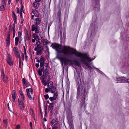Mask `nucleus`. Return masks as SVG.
I'll use <instances>...</instances> for the list:
<instances>
[{
    "instance_id": "nucleus-1",
    "label": "nucleus",
    "mask_w": 129,
    "mask_h": 129,
    "mask_svg": "<svg viewBox=\"0 0 129 129\" xmlns=\"http://www.w3.org/2000/svg\"><path fill=\"white\" fill-rule=\"evenodd\" d=\"M51 47H52L53 49H55L58 53L62 54L63 56H65L66 58L63 59H66V61L70 62V63H68L70 65L73 64V61L68 58L70 57L71 56L70 55L73 54H71V52H70V53L68 55L65 54V53L67 52H70V51H69L68 50V49H70V48L74 49L76 51L75 49L67 46H61V45L56 43L52 44L51 45ZM74 54L75 55V54Z\"/></svg>"
},
{
    "instance_id": "nucleus-2",
    "label": "nucleus",
    "mask_w": 129,
    "mask_h": 129,
    "mask_svg": "<svg viewBox=\"0 0 129 129\" xmlns=\"http://www.w3.org/2000/svg\"><path fill=\"white\" fill-rule=\"evenodd\" d=\"M70 49H67L68 50L70 51V52L71 51V54H75L76 56L80 57L81 61L85 63L86 66L88 67L90 66L88 64L86 60H88L89 61H90L93 60L94 59H91L89 57L87 54L85 53L83 54H81L80 52H78L76 51L75 50L72 49L71 48H69ZM70 52H67L66 53H65V54H69Z\"/></svg>"
},
{
    "instance_id": "nucleus-3",
    "label": "nucleus",
    "mask_w": 129,
    "mask_h": 129,
    "mask_svg": "<svg viewBox=\"0 0 129 129\" xmlns=\"http://www.w3.org/2000/svg\"><path fill=\"white\" fill-rule=\"evenodd\" d=\"M48 66V63H46L42 76L43 79L41 80L42 84L44 86L47 85L51 80V76L48 75L49 73L47 70Z\"/></svg>"
},
{
    "instance_id": "nucleus-4",
    "label": "nucleus",
    "mask_w": 129,
    "mask_h": 129,
    "mask_svg": "<svg viewBox=\"0 0 129 129\" xmlns=\"http://www.w3.org/2000/svg\"><path fill=\"white\" fill-rule=\"evenodd\" d=\"M86 90L82 89L81 90V95L82 98L80 102V105L81 108H85V97Z\"/></svg>"
},
{
    "instance_id": "nucleus-5",
    "label": "nucleus",
    "mask_w": 129,
    "mask_h": 129,
    "mask_svg": "<svg viewBox=\"0 0 129 129\" xmlns=\"http://www.w3.org/2000/svg\"><path fill=\"white\" fill-rule=\"evenodd\" d=\"M68 120L69 126L70 129H74V126L73 123V120L72 116V115L70 114L67 116Z\"/></svg>"
},
{
    "instance_id": "nucleus-6",
    "label": "nucleus",
    "mask_w": 129,
    "mask_h": 129,
    "mask_svg": "<svg viewBox=\"0 0 129 129\" xmlns=\"http://www.w3.org/2000/svg\"><path fill=\"white\" fill-rule=\"evenodd\" d=\"M4 69H2L1 77L3 81L5 83H7L8 81V77L5 75L4 71Z\"/></svg>"
},
{
    "instance_id": "nucleus-7",
    "label": "nucleus",
    "mask_w": 129,
    "mask_h": 129,
    "mask_svg": "<svg viewBox=\"0 0 129 129\" xmlns=\"http://www.w3.org/2000/svg\"><path fill=\"white\" fill-rule=\"evenodd\" d=\"M26 91L27 92V96L30 100H34L33 97H32L30 94H32L33 93V90L31 88H28L26 89Z\"/></svg>"
},
{
    "instance_id": "nucleus-8",
    "label": "nucleus",
    "mask_w": 129,
    "mask_h": 129,
    "mask_svg": "<svg viewBox=\"0 0 129 129\" xmlns=\"http://www.w3.org/2000/svg\"><path fill=\"white\" fill-rule=\"evenodd\" d=\"M40 28L38 25H36L33 24L31 26V30L33 31H35V33H39L40 32Z\"/></svg>"
},
{
    "instance_id": "nucleus-9",
    "label": "nucleus",
    "mask_w": 129,
    "mask_h": 129,
    "mask_svg": "<svg viewBox=\"0 0 129 129\" xmlns=\"http://www.w3.org/2000/svg\"><path fill=\"white\" fill-rule=\"evenodd\" d=\"M14 54L17 58H21L18 49L17 47H14L13 48Z\"/></svg>"
},
{
    "instance_id": "nucleus-10",
    "label": "nucleus",
    "mask_w": 129,
    "mask_h": 129,
    "mask_svg": "<svg viewBox=\"0 0 129 129\" xmlns=\"http://www.w3.org/2000/svg\"><path fill=\"white\" fill-rule=\"evenodd\" d=\"M7 61L9 65L11 66L13 65V63L12 58L11 56L9 54H7Z\"/></svg>"
},
{
    "instance_id": "nucleus-11",
    "label": "nucleus",
    "mask_w": 129,
    "mask_h": 129,
    "mask_svg": "<svg viewBox=\"0 0 129 129\" xmlns=\"http://www.w3.org/2000/svg\"><path fill=\"white\" fill-rule=\"evenodd\" d=\"M18 101L19 103L18 106L20 108V109L22 110H24L25 106L24 102L20 100L19 99L18 100Z\"/></svg>"
},
{
    "instance_id": "nucleus-12",
    "label": "nucleus",
    "mask_w": 129,
    "mask_h": 129,
    "mask_svg": "<svg viewBox=\"0 0 129 129\" xmlns=\"http://www.w3.org/2000/svg\"><path fill=\"white\" fill-rule=\"evenodd\" d=\"M76 83L77 85V96L78 97L79 96V93L80 90L81 89V87L79 84V82L78 80V79L76 80Z\"/></svg>"
},
{
    "instance_id": "nucleus-13",
    "label": "nucleus",
    "mask_w": 129,
    "mask_h": 129,
    "mask_svg": "<svg viewBox=\"0 0 129 129\" xmlns=\"http://www.w3.org/2000/svg\"><path fill=\"white\" fill-rule=\"evenodd\" d=\"M40 5L39 2L35 1L33 4V6L36 9H38Z\"/></svg>"
},
{
    "instance_id": "nucleus-14",
    "label": "nucleus",
    "mask_w": 129,
    "mask_h": 129,
    "mask_svg": "<svg viewBox=\"0 0 129 129\" xmlns=\"http://www.w3.org/2000/svg\"><path fill=\"white\" fill-rule=\"evenodd\" d=\"M41 21V18H38L35 19L34 21V22L36 25H38L40 24Z\"/></svg>"
},
{
    "instance_id": "nucleus-15",
    "label": "nucleus",
    "mask_w": 129,
    "mask_h": 129,
    "mask_svg": "<svg viewBox=\"0 0 129 129\" xmlns=\"http://www.w3.org/2000/svg\"><path fill=\"white\" fill-rule=\"evenodd\" d=\"M116 83H125L126 81V80H125V78L123 79L121 78H117V80Z\"/></svg>"
},
{
    "instance_id": "nucleus-16",
    "label": "nucleus",
    "mask_w": 129,
    "mask_h": 129,
    "mask_svg": "<svg viewBox=\"0 0 129 129\" xmlns=\"http://www.w3.org/2000/svg\"><path fill=\"white\" fill-rule=\"evenodd\" d=\"M12 15L13 19L14 20V22L16 23H17V22L16 21V19H17L16 16L15 15V14L14 11H13L12 12Z\"/></svg>"
},
{
    "instance_id": "nucleus-17",
    "label": "nucleus",
    "mask_w": 129,
    "mask_h": 129,
    "mask_svg": "<svg viewBox=\"0 0 129 129\" xmlns=\"http://www.w3.org/2000/svg\"><path fill=\"white\" fill-rule=\"evenodd\" d=\"M50 123L52 124V125H56L58 123L57 119L56 118L53 119L51 122Z\"/></svg>"
},
{
    "instance_id": "nucleus-18",
    "label": "nucleus",
    "mask_w": 129,
    "mask_h": 129,
    "mask_svg": "<svg viewBox=\"0 0 129 129\" xmlns=\"http://www.w3.org/2000/svg\"><path fill=\"white\" fill-rule=\"evenodd\" d=\"M32 12L35 16L36 17L39 16L40 14L38 13V11L36 9H34L32 11Z\"/></svg>"
},
{
    "instance_id": "nucleus-19",
    "label": "nucleus",
    "mask_w": 129,
    "mask_h": 129,
    "mask_svg": "<svg viewBox=\"0 0 129 129\" xmlns=\"http://www.w3.org/2000/svg\"><path fill=\"white\" fill-rule=\"evenodd\" d=\"M10 35L9 34L8 35L7 38L6 40L7 45L9 46L10 43Z\"/></svg>"
},
{
    "instance_id": "nucleus-20",
    "label": "nucleus",
    "mask_w": 129,
    "mask_h": 129,
    "mask_svg": "<svg viewBox=\"0 0 129 129\" xmlns=\"http://www.w3.org/2000/svg\"><path fill=\"white\" fill-rule=\"evenodd\" d=\"M45 67H43L41 69H39V70L38 71V72L39 75L40 76H41L42 75V72L44 70Z\"/></svg>"
},
{
    "instance_id": "nucleus-21",
    "label": "nucleus",
    "mask_w": 129,
    "mask_h": 129,
    "mask_svg": "<svg viewBox=\"0 0 129 129\" xmlns=\"http://www.w3.org/2000/svg\"><path fill=\"white\" fill-rule=\"evenodd\" d=\"M54 103H51L49 104V108L50 110V112H52L53 109V106L54 105Z\"/></svg>"
},
{
    "instance_id": "nucleus-22",
    "label": "nucleus",
    "mask_w": 129,
    "mask_h": 129,
    "mask_svg": "<svg viewBox=\"0 0 129 129\" xmlns=\"http://www.w3.org/2000/svg\"><path fill=\"white\" fill-rule=\"evenodd\" d=\"M53 85V82L51 81L49 82V83L47 85V86L48 88L49 89H51L52 87H53L54 86Z\"/></svg>"
},
{
    "instance_id": "nucleus-23",
    "label": "nucleus",
    "mask_w": 129,
    "mask_h": 129,
    "mask_svg": "<svg viewBox=\"0 0 129 129\" xmlns=\"http://www.w3.org/2000/svg\"><path fill=\"white\" fill-rule=\"evenodd\" d=\"M64 58H66V57L63 56V57H61L60 59L61 60H62L63 61L64 66L65 67L66 66H67V64H68V63H67L66 62V59H63Z\"/></svg>"
},
{
    "instance_id": "nucleus-24",
    "label": "nucleus",
    "mask_w": 129,
    "mask_h": 129,
    "mask_svg": "<svg viewBox=\"0 0 129 129\" xmlns=\"http://www.w3.org/2000/svg\"><path fill=\"white\" fill-rule=\"evenodd\" d=\"M45 59L44 57L43 56H41L40 58V63H42V64H44V66H45V64L46 63H44L45 62Z\"/></svg>"
},
{
    "instance_id": "nucleus-25",
    "label": "nucleus",
    "mask_w": 129,
    "mask_h": 129,
    "mask_svg": "<svg viewBox=\"0 0 129 129\" xmlns=\"http://www.w3.org/2000/svg\"><path fill=\"white\" fill-rule=\"evenodd\" d=\"M56 89V88L54 86L52 87L51 89H49V91L50 92L52 93L55 92Z\"/></svg>"
},
{
    "instance_id": "nucleus-26",
    "label": "nucleus",
    "mask_w": 129,
    "mask_h": 129,
    "mask_svg": "<svg viewBox=\"0 0 129 129\" xmlns=\"http://www.w3.org/2000/svg\"><path fill=\"white\" fill-rule=\"evenodd\" d=\"M43 49H38L37 52V54L38 55H41L42 53Z\"/></svg>"
},
{
    "instance_id": "nucleus-27",
    "label": "nucleus",
    "mask_w": 129,
    "mask_h": 129,
    "mask_svg": "<svg viewBox=\"0 0 129 129\" xmlns=\"http://www.w3.org/2000/svg\"><path fill=\"white\" fill-rule=\"evenodd\" d=\"M20 38H19L17 37H16L15 38V45L16 46H17L18 45V43L19 41V39Z\"/></svg>"
},
{
    "instance_id": "nucleus-28",
    "label": "nucleus",
    "mask_w": 129,
    "mask_h": 129,
    "mask_svg": "<svg viewBox=\"0 0 129 129\" xmlns=\"http://www.w3.org/2000/svg\"><path fill=\"white\" fill-rule=\"evenodd\" d=\"M50 113L51 114L50 115V118L51 119L54 117H55L56 116V114H55V113L53 112L52 111V112Z\"/></svg>"
},
{
    "instance_id": "nucleus-29",
    "label": "nucleus",
    "mask_w": 129,
    "mask_h": 129,
    "mask_svg": "<svg viewBox=\"0 0 129 129\" xmlns=\"http://www.w3.org/2000/svg\"><path fill=\"white\" fill-rule=\"evenodd\" d=\"M27 35L28 37L26 38V40L30 42L31 41V36L30 35V36H29L28 34H27Z\"/></svg>"
},
{
    "instance_id": "nucleus-30",
    "label": "nucleus",
    "mask_w": 129,
    "mask_h": 129,
    "mask_svg": "<svg viewBox=\"0 0 129 129\" xmlns=\"http://www.w3.org/2000/svg\"><path fill=\"white\" fill-rule=\"evenodd\" d=\"M12 98L13 101L14 102H15V100L16 98L15 94H12Z\"/></svg>"
},
{
    "instance_id": "nucleus-31",
    "label": "nucleus",
    "mask_w": 129,
    "mask_h": 129,
    "mask_svg": "<svg viewBox=\"0 0 129 129\" xmlns=\"http://www.w3.org/2000/svg\"><path fill=\"white\" fill-rule=\"evenodd\" d=\"M13 33H15L16 28L15 25V23H13L12 25Z\"/></svg>"
},
{
    "instance_id": "nucleus-32",
    "label": "nucleus",
    "mask_w": 129,
    "mask_h": 129,
    "mask_svg": "<svg viewBox=\"0 0 129 129\" xmlns=\"http://www.w3.org/2000/svg\"><path fill=\"white\" fill-rule=\"evenodd\" d=\"M58 96V94L57 92H55L53 96V99L54 100H55L56 99Z\"/></svg>"
},
{
    "instance_id": "nucleus-33",
    "label": "nucleus",
    "mask_w": 129,
    "mask_h": 129,
    "mask_svg": "<svg viewBox=\"0 0 129 129\" xmlns=\"http://www.w3.org/2000/svg\"><path fill=\"white\" fill-rule=\"evenodd\" d=\"M4 10V5L2 4H0V10L3 11Z\"/></svg>"
},
{
    "instance_id": "nucleus-34",
    "label": "nucleus",
    "mask_w": 129,
    "mask_h": 129,
    "mask_svg": "<svg viewBox=\"0 0 129 129\" xmlns=\"http://www.w3.org/2000/svg\"><path fill=\"white\" fill-rule=\"evenodd\" d=\"M40 44V41H38V42H37L36 43V45H37V47L38 48V49L39 48H41V46H39V45Z\"/></svg>"
},
{
    "instance_id": "nucleus-35",
    "label": "nucleus",
    "mask_w": 129,
    "mask_h": 129,
    "mask_svg": "<svg viewBox=\"0 0 129 129\" xmlns=\"http://www.w3.org/2000/svg\"><path fill=\"white\" fill-rule=\"evenodd\" d=\"M22 7L21 8V9H20V16L21 17V18H22V12H23V13H24V12L23 11V7H22Z\"/></svg>"
},
{
    "instance_id": "nucleus-36",
    "label": "nucleus",
    "mask_w": 129,
    "mask_h": 129,
    "mask_svg": "<svg viewBox=\"0 0 129 129\" xmlns=\"http://www.w3.org/2000/svg\"><path fill=\"white\" fill-rule=\"evenodd\" d=\"M33 36L34 39H36L39 37V36H38V35L35 33L33 34Z\"/></svg>"
},
{
    "instance_id": "nucleus-37",
    "label": "nucleus",
    "mask_w": 129,
    "mask_h": 129,
    "mask_svg": "<svg viewBox=\"0 0 129 129\" xmlns=\"http://www.w3.org/2000/svg\"><path fill=\"white\" fill-rule=\"evenodd\" d=\"M96 70V71L99 73H100L101 74H103L104 73H103L98 68H95Z\"/></svg>"
},
{
    "instance_id": "nucleus-38",
    "label": "nucleus",
    "mask_w": 129,
    "mask_h": 129,
    "mask_svg": "<svg viewBox=\"0 0 129 129\" xmlns=\"http://www.w3.org/2000/svg\"><path fill=\"white\" fill-rule=\"evenodd\" d=\"M19 93L21 97L24 96L23 93L21 90H20L19 91Z\"/></svg>"
},
{
    "instance_id": "nucleus-39",
    "label": "nucleus",
    "mask_w": 129,
    "mask_h": 129,
    "mask_svg": "<svg viewBox=\"0 0 129 129\" xmlns=\"http://www.w3.org/2000/svg\"><path fill=\"white\" fill-rule=\"evenodd\" d=\"M4 122L5 123V127H6L7 125V120H3Z\"/></svg>"
},
{
    "instance_id": "nucleus-40",
    "label": "nucleus",
    "mask_w": 129,
    "mask_h": 129,
    "mask_svg": "<svg viewBox=\"0 0 129 129\" xmlns=\"http://www.w3.org/2000/svg\"><path fill=\"white\" fill-rule=\"evenodd\" d=\"M22 82L23 85H25L27 84L26 82L25 81V78H23L22 79Z\"/></svg>"
},
{
    "instance_id": "nucleus-41",
    "label": "nucleus",
    "mask_w": 129,
    "mask_h": 129,
    "mask_svg": "<svg viewBox=\"0 0 129 129\" xmlns=\"http://www.w3.org/2000/svg\"><path fill=\"white\" fill-rule=\"evenodd\" d=\"M21 35L22 33L21 31H19L18 32V36L19 38H20Z\"/></svg>"
},
{
    "instance_id": "nucleus-42",
    "label": "nucleus",
    "mask_w": 129,
    "mask_h": 129,
    "mask_svg": "<svg viewBox=\"0 0 129 129\" xmlns=\"http://www.w3.org/2000/svg\"><path fill=\"white\" fill-rule=\"evenodd\" d=\"M75 62L74 64L75 65L78 66V61L76 60H73Z\"/></svg>"
},
{
    "instance_id": "nucleus-43",
    "label": "nucleus",
    "mask_w": 129,
    "mask_h": 129,
    "mask_svg": "<svg viewBox=\"0 0 129 129\" xmlns=\"http://www.w3.org/2000/svg\"><path fill=\"white\" fill-rule=\"evenodd\" d=\"M21 58H19V67L20 68H21Z\"/></svg>"
},
{
    "instance_id": "nucleus-44",
    "label": "nucleus",
    "mask_w": 129,
    "mask_h": 129,
    "mask_svg": "<svg viewBox=\"0 0 129 129\" xmlns=\"http://www.w3.org/2000/svg\"><path fill=\"white\" fill-rule=\"evenodd\" d=\"M43 41L46 44H47L48 43V41L46 39H45L43 40Z\"/></svg>"
},
{
    "instance_id": "nucleus-45",
    "label": "nucleus",
    "mask_w": 129,
    "mask_h": 129,
    "mask_svg": "<svg viewBox=\"0 0 129 129\" xmlns=\"http://www.w3.org/2000/svg\"><path fill=\"white\" fill-rule=\"evenodd\" d=\"M45 99L46 100H47L49 98V95L48 94H47L46 95H45L44 96Z\"/></svg>"
},
{
    "instance_id": "nucleus-46",
    "label": "nucleus",
    "mask_w": 129,
    "mask_h": 129,
    "mask_svg": "<svg viewBox=\"0 0 129 129\" xmlns=\"http://www.w3.org/2000/svg\"><path fill=\"white\" fill-rule=\"evenodd\" d=\"M16 129H20V126L19 125H17L16 127Z\"/></svg>"
},
{
    "instance_id": "nucleus-47",
    "label": "nucleus",
    "mask_w": 129,
    "mask_h": 129,
    "mask_svg": "<svg viewBox=\"0 0 129 129\" xmlns=\"http://www.w3.org/2000/svg\"><path fill=\"white\" fill-rule=\"evenodd\" d=\"M49 91V89L48 88H46L45 89V91L46 93H47Z\"/></svg>"
},
{
    "instance_id": "nucleus-48",
    "label": "nucleus",
    "mask_w": 129,
    "mask_h": 129,
    "mask_svg": "<svg viewBox=\"0 0 129 129\" xmlns=\"http://www.w3.org/2000/svg\"><path fill=\"white\" fill-rule=\"evenodd\" d=\"M44 66H45L44 64H42V63H40V68L42 67V68H43V67H44Z\"/></svg>"
},
{
    "instance_id": "nucleus-49",
    "label": "nucleus",
    "mask_w": 129,
    "mask_h": 129,
    "mask_svg": "<svg viewBox=\"0 0 129 129\" xmlns=\"http://www.w3.org/2000/svg\"><path fill=\"white\" fill-rule=\"evenodd\" d=\"M16 13H19V8L17 7L16 8Z\"/></svg>"
},
{
    "instance_id": "nucleus-50",
    "label": "nucleus",
    "mask_w": 129,
    "mask_h": 129,
    "mask_svg": "<svg viewBox=\"0 0 129 129\" xmlns=\"http://www.w3.org/2000/svg\"><path fill=\"white\" fill-rule=\"evenodd\" d=\"M21 56L23 60H24V55L23 53H21Z\"/></svg>"
},
{
    "instance_id": "nucleus-51",
    "label": "nucleus",
    "mask_w": 129,
    "mask_h": 129,
    "mask_svg": "<svg viewBox=\"0 0 129 129\" xmlns=\"http://www.w3.org/2000/svg\"><path fill=\"white\" fill-rule=\"evenodd\" d=\"M6 0H2V2L3 4L4 5L5 4L6 2Z\"/></svg>"
},
{
    "instance_id": "nucleus-52",
    "label": "nucleus",
    "mask_w": 129,
    "mask_h": 129,
    "mask_svg": "<svg viewBox=\"0 0 129 129\" xmlns=\"http://www.w3.org/2000/svg\"><path fill=\"white\" fill-rule=\"evenodd\" d=\"M21 98L22 99V100L23 101H24L25 99V96H23L21 97Z\"/></svg>"
},
{
    "instance_id": "nucleus-53",
    "label": "nucleus",
    "mask_w": 129,
    "mask_h": 129,
    "mask_svg": "<svg viewBox=\"0 0 129 129\" xmlns=\"http://www.w3.org/2000/svg\"><path fill=\"white\" fill-rule=\"evenodd\" d=\"M125 80H126L125 82H127L129 83V78L127 79L126 78H125Z\"/></svg>"
},
{
    "instance_id": "nucleus-54",
    "label": "nucleus",
    "mask_w": 129,
    "mask_h": 129,
    "mask_svg": "<svg viewBox=\"0 0 129 129\" xmlns=\"http://www.w3.org/2000/svg\"><path fill=\"white\" fill-rule=\"evenodd\" d=\"M49 99L51 101H52L53 100H54L53 97V98L52 97H50L49 98Z\"/></svg>"
},
{
    "instance_id": "nucleus-55",
    "label": "nucleus",
    "mask_w": 129,
    "mask_h": 129,
    "mask_svg": "<svg viewBox=\"0 0 129 129\" xmlns=\"http://www.w3.org/2000/svg\"><path fill=\"white\" fill-rule=\"evenodd\" d=\"M36 59H37V62H39L40 61V60H39V58H38L37 57V58H36Z\"/></svg>"
},
{
    "instance_id": "nucleus-56",
    "label": "nucleus",
    "mask_w": 129,
    "mask_h": 129,
    "mask_svg": "<svg viewBox=\"0 0 129 129\" xmlns=\"http://www.w3.org/2000/svg\"><path fill=\"white\" fill-rule=\"evenodd\" d=\"M30 126L31 127V129H33V126H32V124L31 122H30Z\"/></svg>"
},
{
    "instance_id": "nucleus-57",
    "label": "nucleus",
    "mask_w": 129,
    "mask_h": 129,
    "mask_svg": "<svg viewBox=\"0 0 129 129\" xmlns=\"http://www.w3.org/2000/svg\"><path fill=\"white\" fill-rule=\"evenodd\" d=\"M57 126H54L53 127H52V129H57Z\"/></svg>"
},
{
    "instance_id": "nucleus-58",
    "label": "nucleus",
    "mask_w": 129,
    "mask_h": 129,
    "mask_svg": "<svg viewBox=\"0 0 129 129\" xmlns=\"http://www.w3.org/2000/svg\"><path fill=\"white\" fill-rule=\"evenodd\" d=\"M36 66L37 68H38L39 66V63H36Z\"/></svg>"
},
{
    "instance_id": "nucleus-59",
    "label": "nucleus",
    "mask_w": 129,
    "mask_h": 129,
    "mask_svg": "<svg viewBox=\"0 0 129 129\" xmlns=\"http://www.w3.org/2000/svg\"><path fill=\"white\" fill-rule=\"evenodd\" d=\"M35 39H33L32 40V42L33 43H34L35 42Z\"/></svg>"
},
{
    "instance_id": "nucleus-60",
    "label": "nucleus",
    "mask_w": 129,
    "mask_h": 129,
    "mask_svg": "<svg viewBox=\"0 0 129 129\" xmlns=\"http://www.w3.org/2000/svg\"><path fill=\"white\" fill-rule=\"evenodd\" d=\"M15 33H13V38H14V37L15 35Z\"/></svg>"
},
{
    "instance_id": "nucleus-61",
    "label": "nucleus",
    "mask_w": 129,
    "mask_h": 129,
    "mask_svg": "<svg viewBox=\"0 0 129 129\" xmlns=\"http://www.w3.org/2000/svg\"><path fill=\"white\" fill-rule=\"evenodd\" d=\"M98 6H97L98 7H100V3H99V2H98V3L97 5Z\"/></svg>"
},
{
    "instance_id": "nucleus-62",
    "label": "nucleus",
    "mask_w": 129,
    "mask_h": 129,
    "mask_svg": "<svg viewBox=\"0 0 129 129\" xmlns=\"http://www.w3.org/2000/svg\"><path fill=\"white\" fill-rule=\"evenodd\" d=\"M7 106H8V108L9 109V110L10 111V108L9 107V103H8L7 104Z\"/></svg>"
},
{
    "instance_id": "nucleus-63",
    "label": "nucleus",
    "mask_w": 129,
    "mask_h": 129,
    "mask_svg": "<svg viewBox=\"0 0 129 129\" xmlns=\"http://www.w3.org/2000/svg\"><path fill=\"white\" fill-rule=\"evenodd\" d=\"M25 59L26 60H27V56L26 55H25Z\"/></svg>"
},
{
    "instance_id": "nucleus-64",
    "label": "nucleus",
    "mask_w": 129,
    "mask_h": 129,
    "mask_svg": "<svg viewBox=\"0 0 129 129\" xmlns=\"http://www.w3.org/2000/svg\"><path fill=\"white\" fill-rule=\"evenodd\" d=\"M34 15H31V18L32 19H34Z\"/></svg>"
}]
</instances>
